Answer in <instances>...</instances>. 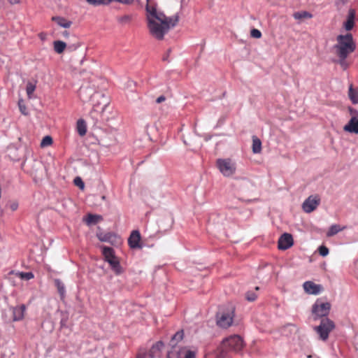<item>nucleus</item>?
<instances>
[{
	"mask_svg": "<svg viewBox=\"0 0 358 358\" xmlns=\"http://www.w3.org/2000/svg\"><path fill=\"white\" fill-rule=\"evenodd\" d=\"M163 60H164V61L167 60V56H164V57H163Z\"/></svg>",
	"mask_w": 358,
	"mask_h": 358,
	"instance_id": "nucleus-46",
	"label": "nucleus"
},
{
	"mask_svg": "<svg viewBox=\"0 0 358 358\" xmlns=\"http://www.w3.org/2000/svg\"><path fill=\"white\" fill-rule=\"evenodd\" d=\"M294 243L292 236L290 234H283L278 240V248L280 250H287L292 246Z\"/></svg>",
	"mask_w": 358,
	"mask_h": 358,
	"instance_id": "nucleus-13",
	"label": "nucleus"
},
{
	"mask_svg": "<svg viewBox=\"0 0 358 358\" xmlns=\"http://www.w3.org/2000/svg\"><path fill=\"white\" fill-rule=\"evenodd\" d=\"M331 308V304L329 302H323L317 299L313 306V313L316 317H323L328 315Z\"/></svg>",
	"mask_w": 358,
	"mask_h": 358,
	"instance_id": "nucleus-9",
	"label": "nucleus"
},
{
	"mask_svg": "<svg viewBox=\"0 0 358 358\" xmlns=\"http://www.w3.org/2000/svg\"><path fill=\"white\" fill-rule=\"evenodd\" d=\"M25 310L26 307L24 305H21L20 306L14 308L13 310V320L15 321L22 320L24 317Z\"/></svg>",
	"mask_w": 358,
	"mask_h": 358,
	"instance_id": "nucleus-18",
	"label": "nucleus"
},
{
	"mask_svg": "<svg viewBox=\"0 0 358 358\" xmlns=\"http://www.w3.org/2000/svg\"><path fill=\"white\" fill-rule=\"evenodd\" d=\"M77 131L80 136H83L86 134L87 127L83 120H79L77 122Z\"/></svg>",
	"mask_w": 358,
	"mask_h": 358,
	"instance_id": "nucleus-26",
	"label": "nucleus"
},
{
	"mask_svg": "<svg viewBox=\"0 0 358 358\" xmlns=\"http://www.w3.org/2000/svg\"><path fill=\"white\" fill-rule=\"evenodd\" d=\"M74 184L78 187H80L81 189H83L85 187L84 182L80 177H76L74 179Z\"/></svg>",
	"mask_w": 358,
	"mask_h": 358,
	"instance_id": "nucleus-39",
	"label": "nucleus"
},
{
	"mask_svg": "<svg viewBox=\"0 0 358 358\" xmlns=\"http://www.w3.org/2000/svg\"><path fill=\"white\" fill-rule=\"evenodd\" d=\"M182 338H183V331H182L176 332L173 335V336L172 337V339L171 341V348H173V346H178L176 345V341H181L182 339Z\"/></svg>",
	"mask_w": 358,
	"mask_h": 358,
	"instance_id": "nucleus-31",
	"label": "nucleus"
},
{
	"mask_svg": "<svg viewBox=\"0 0 358 358\" xmlns=\"http://www.w3.org/2000/svg\"><path fill=\"white\" fill-rule=\"evenodd\" d=\"M18 208V203L17 202H13L12 203H10V208L11 209V210L13 211H15Z\"/></svg>",
	"mask_w": 358,
	"mask_h": 358,
	"instance_id": "nucleus-41",
	"label": "nucleus"
},
{
	"mask_svg": "<svg viewBox=\"0 0 358 358\" xmlns=\"http://www.w3.org/2000/svg\"><path fill=\"white\" fill-rule=\"evenodd\" d=\"M87 2L94 6H98L101 5H108L113 0H86Z\"/></svg>",
	"mask_w": 358,
	"mask_h": 358,
	"instance_id": "nucleus-30",
	"label": "nucleus"
},
{
	"mask_svg": "<svg viewBox=\"0 0 358 358\" xmlns=\"http://www.w3.org/2000/svg\"><path fill=\"white\" fill-rule=\"evenodd\" d=\"M164 345L163 343L159 341V342H157L156 344H155L152 349L150 350V351H152L153 352H155V354H159V351L160 350L161 348H162Z\"/></svg>",
	"mask_w": 358,
	"mask_h": 358,
	"instance_id": "nucleus-35",
	"label": "nucleus"
},
{
	"mask_svg": "<svg viewBox=\"0 0 358 358\" xmlns=\"http://www.w3.org/2000/svg\"><path fill=\"white\" fill-rule=\"evenodd\" d=\"M243 347L244 342L240 336H231L222 341L217 350L218 355L220 357H225L229 352H239Z\"/></svg>",
	"mask_w": 358,
	"mask_h": 358,
	"instance_id": "nucleus-2",
	"label": "nucleus"
},
{
	"mask_svg": "<svg viewBox=\"0 0 358 358\" xmlns=\"http://www.w3.org/2000/svg\"><path fill=\"white\" fill-rule=\"evenodd\" d=\"M102 252L105 260L109 264L113 272L117 275L122 273V268L120 264L118 258L114 255L113 249L104 246Z\"/></svg>",
	"mask_w": 358,
	"mask_h": 358,
	"instance_id": "nucleus-7",
	"label": "nucleus"
},
{
	"mask_svg": "<svg viewBox=\"0 0 358 358\" xmlns=\"http://www.w3.org/2000/svg\"><path fill=\"white\" fill-rule=\"evenodd\" d=\"M140 241L141 234L138 231L135 230L133 231L130 234L128 238V243L130 248L132 249L141 248Z\"/></svg>",
	"mask_w": 358,
	"mask_h": 358,
	"instance_id": "nucleus-14",
	"label": "nucleus"
},
{
	"mask_svg": "<svg viewBox=\"0 0 358 358\" xmlns=\"http://www.w3.org/2000/svg\"><path fill=\"white\" fill-rule=\"evenodd\" d=\"M10 273L15 274L16 276L19 277L20 278H21L22 280H31V279L34 278V277L33 273H31V272L11 271Z\"/></svg>",
	"mask_w": 358,
	"mask_h": 358,
	"instance_id": "nucleus-25",
	"label": "nucleus"
},
{
	"mask_svg": "<svg viewBox=\"0 0 358 358\" xmlns=\"http://www.w3.org/2000/svg\"><path fill=\"white\" fill-rule=\"evenodd\" d=\"M252 152L255 154L260 153L262 151V142L257 136H252Z\"/></svg>",
	"mask_w": 358,
	"mask_h": 358,
	"instance_id": "nucleus-20",
	"label": "nucleus"
},
{
	"mask_svg": "<svg viewBox=\"0 0 358 358\" xmlns=\"http://www.w3.org/2000/svg\"><path fill=\"white\" fill-rule=\"evenodd\" d=\"M348 96L353 104L358 103V90L355 89L352 85L349 87Z\"/></svg>",
	"mask_w": 358,
	"mask_h": 358,
	"instance_id": "nucleus-19",
	"label": "nucleus"
},
{
	"mask_svg": "<svg viewBox=\"0 0 358 358\" xmlns=\"http://www.w3.org/2000/svg\"><path fill=\"white\" fill-rule=\"evenodd\" d=\"M295 20H301L303 19H310L313 17L312 14L307 11H299L293 14Z\"/></svg>",
	"mask_w": 358,
	"mask_h": 358,
	"instance_id": "nucleus-24",
	"label": "nucleus"
},
{
	"mask_svg": "<svg viewBox=\"0 0 358 358\" xmlns=\"http://www.w3.org/2000/svg\"><path fill=\"white\" fill-rule=\"evenodd\" d=\"M216 165L220 172L224 177H231L236 172V163L230 158L218 159Z\"/></svg>",
	"mask_w": 358,
	"mask_h": 358,
	"instance_id": "nucleus-5",
	"label": "nucleus"
},
{
	"mask_svg": "<svg viewBox=\"0 0 358 358\" xmlns=\"http://www.w3.org/2000/svg\"><path fill=\"white\" fill-rule=\"evenodd\" d=\"M303 287L307 294L313 295H317L323 290V287L321 285L315 284L312 281H306Z\"/></svg>",
	"mask_w": 358,
	"mask_h": 358,
	"instance_id": "nucleus-12",
	"label": "nucleus"
},
{
	"mask_svg": "<svg viewBox=\"0 0 358 358\" xmlns=\"http://www.w3.org/2000/svg\"><path fill=\"white\" fill-rule=\"evenodd\" d=\"M318 251H319L320 255L322 257L327 256L329 254V249L324 245L320 246L318 248Z\"/></svg>",
	"mask_w": 358,
	"mask_h": 358,
	"instance_id": "nucleus-36",
	"label": "nucleus"
},
{
	"mask_svg": "<svg viewBox=\"0 0 358 358\" xmlns=\"http://www.w3.org/2000/svg\"><path fill=\"white\" fill-rule=\"evenodd\" d=\"M18 107L20 109V111L22 114L24 115H27L29 114L28 110L25 106L24 101L22 99H20L18 101Z\"/></svg>",
	"mask_w": 358,
	"mask_h": 358,
	"instance_id": "nucleus-32",
	"label": "nucleus"
},
{
	"mask_svg": "<svg viewBox=\"0 0 358 358\" xmlns=\"http://www.w3.org/2000/svg\"><path fill=\"white\" fill-rule=\"evenodd\" d=\"M52 20L59 26L64 28H69L71 25V22L62 17H52Z\"/></svg>",
	"mask_w": 358,
	"mask_h": 358,
	"instance_id": "nucleus-21",
	"label": "nucleus"
},
{
	"mask_svg": "<svg viewBox=\"0 0 358 358\" xmlns=\"http://www.w3.org/2000/svg\"><path fill=\"white\" fill-rule=\"evenodd\" d=\"M250 35L255 38H259L262 36V33L257 29H252L250 31Z\"/></svg>",
	"mask_w": 358,
	"mask_h": 358,
	"instance_id": "nucleus-40",
	"label": "nucleus"
},
{
	"mask_svg": "<svg viewBox=\"0 0 358 358\" xmlns=\"http://www.w3.org/2000/svg\"><path fill=\"white\" fill-rule=\"evenodd\" d=\"M248 301H253L257 299V294L253 292H248L245 294Z\"/></svg>",
	"mask_w": 358,
	"mask_h": 358,
	"instance_id": "nucleus-38",
	"label": "nucleus"
},
{
	"mask_svg": "<svg viewBox=\"0 0 358 358\" xmlns=\"http://www.w3.org/2000/svg\"><path fill=\"white\" fill-rule=\"evenodd\" d=\"M233 310L227 312H220L217 315V324L222 328H228L233 322Z\"/></svg>",
	"mask_w": 358,
	"mask_h": 358,
	"instance_id": "nucleus-10",
	"label": "nucleus"
},
{
	"mask_svg": "<svg viewBox=\"0 0 358 358\" xmlns=\"http://www.w3.org/2000/svg\"><path fill=\"white\" fill-rule=\"evenodd\" d=\"M148 29L150 34L158 40L164 38V35L178 21L177 15L168 17L162 12L158 11L149 2L146 6Z\"/></svg>",
	"mask_w": 358,
	"mask_h": 358,
	"instance_id": "nucleus-1",
	"label": "nucleus"
},
{
	"mask_svg": "<svg viewBox=\"0 0 358 358\" xmlns=\"http://www.w3.org/2000/svg\"><path fill=\"white\" fill-rule=\"evenodd\" d=\"M66 48V43L62 41H57L54 42V49L56 52L62 53Z\"/></svg>",
	"mask_w": 358,
	"mask_h": 358,
	"instance_id": "nucleus-29",
	"label": "nucleus"
},
{
	"mask_svg": "<svg viewBox=\"0 0 358 358\" xmlns=\"http://www.w3.org/2000/svg\"><path fill=\"white\" fill-rule=\"evenodd\" d=\"M320 204V199L317 196H310L303 204L302 208L304 212L310 213L315 210Z\"/></svg>",
	"mask_w": 358,
	"mask_h": 358,
	"instance_id": "nucleus-11",
	"label": "nucleus"
},
{
	"mask_svg": "<svg viewBox=\"0 0 358 358\" xmlns=\"http://www.w3.org/2000/svg\"><path fill=\"white\" fill-rule=\"evenodd\" d=\"M55 285L57 288L58 292L59 293L62 298L65 296L66 290L64 283L59 279L55 280Z\"/></svg>",
	"mask_w": 358,
	"mask_h": 358,
	"instance_id": "nucleus-28",
	"label": "nucleus"
},
{
	"mask_svg": "<svg viewBox=\"0 0 358 358\" xmlns=\"http://www.w3.org/2000/svg\"><path fill=\"white\" fill-rule=\"evenodd\" d=\"M345 228V227H341L339 224H333L329 227L328 231L327 232V236L331 237L338 232L343 231Z\"/></svg>",
	"mask_w": 358,
	"mask_h": 358,
	"instance_id": "nucleus-22",
	"label": "nucleus"
},
{
	"mask_svg": "<svg viewBox=\"0 0 358 358\" xmlns=\"http://www.w3.org/2000/svg\"><path fill=\"white\" fill-rule=\"evenodd\" d=\"M79 96L84 102L92 101L94 107L102 105V110H104L108 103V99L103 94L100 92L94 93L91 88L81 87L79 90Z\"/></svg>",
	"mask_w": 358,
	"mask_h": 358,
	"instance_id": "nucleus-4",
	"label": "nucleus"
},
{
	"mask_svg": "<svg viewBox=\"0 0 358 358\" xmlns=\"http://www.w3.org/2000/svg\"><path fill=\"white\" fill-rule=\"evenodd\" d=\"M98 239L101 242L113 243L115 240V235L111 232L99 231L96 234Z\"/></svg>",
	"mask_w": 358,
	"mask_h": 358,
	"instance_id": "nucleus-16",
	"label": "nucleus"
},
{
	"mask_svg": "<svg viewBox=\"0 0 358 358\" xmlns=\"http://www.w3.org/2000/svg\"><path fill=\"white\" fill-rule=\"evenodd\" d=\"M165 99H166V97H165L164 96L162 95V96H159V97L156 99V102H157V103H162V102L164 101H165Z\"/></svg>",
	"mask_w": 358,
	"mask_h": 358,
	"instance_id": "nucleus-42",
	"label": "nucleus"
},
{
	"mask_svg": "<svg viewBox=\"0 0 358 358\" xmlns=\"http://www.w3.org/2000/svg\"><path fill=\"white\" fill-rule=\"evenodd\" d=\"M102 220V217L98 215L89 214L85 218V222L87 225L96 224Z\"/></svg>",
	"mask_w": 358,
	"mask_h": 358,
	"instance_id": "nucleus-23",
	"label": "nucleus"
},
{
	"mask_svg": "<svg viewBox=\"0 0 358 358\" xmlns=\"http://www.w3.org/2000/svg\"><path fill=\"white\" fill-rule=\"evenodd\" d=\"M347 57H338V63L343 69H346L348 66V62H346Z\"/></svg>",
	"mask_w": 358,
	"mask_h": 358,
	"instance_id": "nucleus-37",
	"label": "nucleus"
},
{
	"mask_svg": "<svg viewBox=\"0 0 358 358\" xmlns=\"http://www.w3.org/2000/svg\"><path fill=\"white\" fill-rule=\"evenodd\" d=\"M137 358H159V355L150 351L148 354L139 355Z\"/></svg>",
	"mask_w": 358,
	"mask_h": 358,
	"instance_id": "nucleus-34",
	"label": "nucleus"
},
{
	"mask_svg": "<svg viewBox=\"0 0 358 358\" xmlns=\"http://www.w3.org/2000/svg\"><path fill=\"white\" fill-rule=\"evenodd\" d=\"M129 20V16H127V15H124V16L122 17L120 19V21H121V22H127V21H128Z\"/></svg>",
	"mask_w": 358,
	"mask_h": 358,
	"instance_id": "nucleus-44",
	"label": "nucleus"
},
{
	"mask_svg": "<svg viewBox=\"0 0 358 358\" xmlns=\"http://www.w3.org/2000/svg\"><path fill=\"white\" fill-rule=\"evenodd\" d=\"M60 323H61V326L63 327V326H64L66 324V320H64V319H62Z\"/></svg>",
	"mask_w": 358,
	"mask_h": 358,
	"instance_id": "nucleus-45",
	"label": "nucleus"
},
{
	"mask_svg": "<svg viewBox=\"0 0 358 358\" xmlns=\"http://www.w3.org/2000/svg\"><path fill=\"white\" fill-rule=\"evenodd\" d=\"M36 90V84L31 82H28L26 87V92L28 96V99H31L34 96V92Z\"/></svg>",
	"mask_w": 358,
	"mask_h": 358,
	"instance_id": "nucleus-27",
	"label": "nucleus"
},
{
	"mask_svg": "<svg viewBox=\"0 0 358 358\" xmlns=\"http://www.w3.org/2000/svg\"><path fill=\"white\" fill-rule=\"evenodd\" d=\"M355 10L350 9L347 16L346 21L343 23V27L346 31H350L355 24Z\"/></svg>",
	"mask_w": 358,
	"mask_h": 358,
	"instance_id": "nucleus-15",
	"label": "nucleus"
},
{
	"mask_svg": "<svg viewBox=\"0 0 358 358\" xmlns=\"http://www.w3.org/2000/svg\"><path fill=\"white\" fill-rule=\"evenodd\" d=\"M338 57H348L353 52L356 45L350 34L337 36V43L334 46Z\"/></svg>",
	"mask_w": 358,
	"mask_h": 358,
	"instance_id": "nucleus-3",
	"label": "nucleus"
},
{
	"mask_svg": "<svg viewBox=\"0 0 358 358\" xmlns=\"http://www.w3.org/2000/svg\"><path fill=\"white\" fill-rule=\"evenodd\" d=\"M343 129L345 131L358 134V119L352 117L349 122L344 126Z\"/></svg>",
	"mask_w": 358,
	"mask_h": 358,
	"instance_id": "nucleus-17",
	"label": "nucleus"
},
{
	"mask_svg": "<svg viewBox=\"0 0 358 358\" xmlns=\"http://www.w3.org/2000/svg\"><path fill=\"white\" fill-rule=\"evenodd\" d=\"M194 352L182 346H173L169 351L166 358H195Z\"/></svg>",
	"mask_w": 358,
	"mask_h": 358,
	"instance_id": "nucleus-8",
	"label": "nucleus"
},
{
	"mask_svg": "<svg viewBox=\"0 0 358 358\" xmlns=\"http://www.w3.org/2000/svg\"><path fill=\"white\" fill-rule=\"evenodd\" d=\"M346 3V0H336V5H344Z\"/></svg>",
	"mask_w": 358,
	"mask_h": 358,
	"instance_id": "nucleus-43",
	"label": "nucleus"
},
{
	"mask_svg": "<svg viewBox=\"0 0 358 358\" xmlns=\"http://www.w3.org/2000/svg\"><path fill=\"white\" fill-rule=\"evenodd\" d=\"M52 143V139L51 136H46L42 139V141L41 142V146L43 148V147L49 146Z\"/></svg>",
	"mask_w": 358,
	"mask_h": 358,
	"instance_id": "nucleus-33",
	"label": "nucleus"
},
{
	"mask_svg": "<svg viewBox=\"0 0 358 358\" xmlns=\"http://www.w3.org/2000/svg\"><path fill=\"white\" fill-rule=\"evenodd\" d=\"M335 329L334 322L327 317L321 320L320 324L314 327V330L319 335L320 340L325 341L328 339L329 334Z\"/></svg>",
	"mask_w": 358,
	"mask_h": 358,
	"instance_id": "nucleus-6",
	"label": "nucleus"
}]
</instances>
